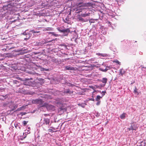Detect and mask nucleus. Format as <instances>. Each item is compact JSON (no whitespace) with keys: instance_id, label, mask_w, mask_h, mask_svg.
Returning <instances> with one entry per match:
<instances>
[{"instance_id":"1","label":"nucleus","mask_w":146,"mask_h":146,"mask_svg":"<svg viewBox=\"0 0 146 146\" xmlns=\"http://www.w3.org/2000/svg\"><path fill=\"white\" fill-rule=\"evenodd\" d=\"M64 101L61 99H58L56 101L55 103L58 105H61V106L58 109V111L59 114L61 115L65 112L66 110L65 104H63Z\"/></svg>"},{"instance_id":"2","label":"nucleus","mask_w":146,"mask_h":146,"mask_svg":"<svg viewBox=\"0 0 146 146\" xmlns=\"http://www.w3.org/2000/svg\"><path fill=\"white\" fill-rule=\"evenodd\" d=\"M93 6V4L92 3H80L77 8L76 11H79L77 12L78 13L82 12V10L84 9V8H83V7H86L88 9H90L92 8Z\"/></svg>"},{"instance_id":"3","label":"nucleus","mask_w":146,"mask_h":146,"mask_svg":"<svg viewBox=\"0 0 146 146\" xmlns=\"http://www.w3.org/2000/svg\"><path fill=\"white\" fill-rule=\"evenodd\" d=\"M14 8L15 7L13 6V4L12 3H7L3 5L2 7L3 10L4 11L7 10L12 11H13Z\"/></svg>"},{"instance_id":"4","label":"nucleus","mask_w":146,"mask_h":146,"mask_svg":"<svg viewBox=\"0 0 146 146\" xmlns=\"http://www.w3.org/2000/svg\"><path fill=\"white\" fill-rule=\"evenodd\" d=\"M47 110L50 111H53L55 110V107L53 105L49 104H45Z\"/></svg>"},{"instance_id":"5","label":"nucleus","mask_w":146,"mask_h":146,"mask_svg":"<svg viewBox=\"0 0 146 146\" xmlns=\"http://www.w3.org/2000/svg\"><path fill=\"white\" fill-rule=\"evenodd\" d=\"M32 103L34 104H38L41 105L43 103L42 100L40 99H36L32 100Z\"/></svg>"},{"instance_id":"6","label":"nucleus","mask_w":146,"mask_h":146,"mask_svg":"<svg viewBox=\"0 0 146 146\" xmlns=\"http://www.w3.org/2000/svg\"><path fill=\"white\" fill-rule=\"evenodd\" d=\"M111 68L110 66H106L103 65L100 68V70L102 71L106 72L108 70Z\"/></svg>"},{"instance_id":"7","label":"nucleus","mask_w":146,"mask_h":146,"mask_svg":"<svg viewBox=\"0 0 146 146\" xmlns=\"http://www.w3.org/2000/svg\"><path fill=\"white\" fill-rule=\"evenodd\" d=\"M43 121V124L50 126V119L48 118H44Z\"/></svg>"},{"instance_id":"8","label":"nucleus","mask_w":146,"mask_h":146,"mask_svg":"<svg viewBox=\"0 0 146 146\" xmlns=\"http://www.w3.org/2000/svg\"><path fill=\"white\" fill-rule=\"evenodd\" d=\"M70 32V28L65 29L64 28L61 33H63L64 36H67Z\"/></svg>"},{"instance_id":"9","label":"nucleus","mask_w":146,"mask_h":146,"mask_svg":"<svg viewBox=\"0 0 146 146\" xmlns=\"http://www.w3.org/2000/svg\"><path fill=\"white\" fill-rule=\"evenodd\" d=\"M28 129H26L25 130V132L23 133V135H22L23 137L24 138H25L26 137L27 135L30 133V128H28Z\"/></svg>"},{"instance_id":"10","label":"nucleus","mask_w":146,"mask_h":146,"mask_svg":"<svg viewBox=\"0 0 146 146\" xmlns=\"http://www.w3.org/2000/svg\"><path fill=\"white\" fill-rule=\"evenodd\" d=\"M73 92V91L70 90L69 89H66L64 91L63 93L64 94H72Z\"/></svg>"},{"instance_id":"11","label":"nucleus","mask_w":146,"mask_h":146,"mask_svg":"<svg viewBox=\"0 0 146 146\" xmlns=\"http://www.w3.org/2000/svg\"><path fill=\"white\" fill-rule=\"evenodd\" d=\"M137 128V127L135 125V124L134 125V124L133 125H132L131 127L128 128V129L129 131H133L134 130H136Z\"/></svg>"},{"instance_id":"12","label":"nucleus","mask_w":146,"mask_h":146,"mask_svg":"<svg viewBox=\"0 0 146 146\" xmlns=\"http://www.w3.org/2000/svg\"><path fill=\"white\" fill-rule=\"evenodd\" d=\"M17 105L13 104V106L12 107L11 105H10L9 106V108H11V110L12 111L14 110L17 107Z\"/></svg>"},{"instance_id":"13","label":"nucleus","mask_w":146,"mask_h":146,"mask_svg":"<svg viewBox=\"0 0 146 146\" xmlns=\"http://www.w3.org/2000/svg\"><path fill=\"white\" fill-rule=\"evenodd\" d=\"M96 54L98 55L99 56L102 57H107L108 56V54L106 53L102 54L100 53H98Z\"/></svg>"},{"instance_id":"14","label":"nucleus","mask_w":146,"mask_h":146,"mask_svg":"<svg viewBox=\"0 0 146 146\" xmlns=\"http://www.w3.org/2000/svg\"><path fill=\"white\" fill-rule=\"evenodd\" d=\"M64 28V27L63 26H62L57 27L56 29L59 32L61 33Z\"/></svg>"},{"instance_id":"15","label":"nucleus","mask_w":146,"mask_h":146,"mask_svg":"<svg viewBox=\"0 0 146 146\" xmlns=\"http://www.w3.org/2000/svg\"><path fill=\"white\" fill-rule=\"evenodd\" d=\"M108 81V79L107 78H102V80H101V81L104 84V86H105L106 84V83Z\"/></svg>"},{"instance_id":"16","label":"nucleus","mask_w":146,"mask_h":146,"mask_svg":"<svg viewBox=\"0 0 146 146\" xmlns=\"http://www.w3.org/2000/svg\"><path fill=\"white\" fill-rule=\"evenodd\" d=\"M65 69L67 70H74V68L73 67H70V66H68L65 67Z\"/></svg>"},{"instance_id":"17","label":"nucleus","mask_w":146,"mask_h":146,"mask_svg":"<svg viewBox=\"0 0 146 146\" xmlns=\"http://www.w3.org/2000/svg\"><path fill=\"white\" fill-rule=\"evenodd\" d=\"M125 71L123 69H120L119 70V74L122 76H123V75L125 74Z\"/></svg>"},{"instance_id":"18","label":"nucleus","mask_w":146,"mask_h":146,"mask_svg":"<svg viewBox=\"0 0 146 146\" xmlns=\"http://www.w3.org/2000/svg\"><path fill=\"white\" fill-rule=\"evenodd\" d=\"M15 128L17 129H19L20 128V124L19 123H15Z\"/></svg>"},{"instance_id":"19","label":"nucleus","mask_w":146,"mask_h":146,"mask_svg":"<svg viewBox=\"0 0 146 146\" xmlns=\"http://www.w3.org/2000/svg\"><path fill=\"white\" fill-rule=\"evenodd\" d=\"M27 30H26L25 32H24L23 33V35H29L30 36L31 35V34L30 33H28L27 32Z\"/></svg>"},{"instance_id":"20","label":"nucleus","mask_w":146,"mask_h":146,"mask_svg":"<svg viewBox=\"0 0 146 146\" xmlns=\"http://www.w3.org/2000/svg\"><path fill=\"white\" fill-rule=\"evenodd\" d=\"M126 115V113H123L120 115V117L121 119H125V117Z\"/></svg>"},{"instance_id":"21","label":"nucleus","mask_w":146,"mask_h":146,"mask_svg":"<svg viewBox=\"0 0 146 146\" xmlns=\"http://www.w3.org/2000/svg\"><path fill=\"white\" fill-rule=\"evenodd\" d=\"M86 105V104L85 103H79L78 104V105L80 106H81L82 108H84L85 106Z\"/></svg>"},{"instance_id":"22","label":"nucleus","mask_w":146,"mask_h":146,"mask_svg":"<svg viewBox=\"0 0 146 146\" xmlns=\"http://www.w3.org/2000/svg\"><path fill=\"white\" fill-rule=\"evenodd\" d=\"M30 33L31 32L32 33H33L34 34V35L35 33H40V31H35L34 30H31L30 31Z\"/></svg>"},{"instance_id":"23","label":"nucleus","mask_w":146,"mask_h":146,"mask_svg":"<svg viewBox=\"0 0 146 146\" xmlns=\"http://www.w3.org/2000/svg\"><path fill=\"white\" fill-rule=\"evenodd\" d=\"M31 83V81H29V82L25 81L24 82V84L25 85L29 86Z\"/></svg>"},{"instance_id":"24","label":"nucleus","mask_w":146,"mask_h":146,"mask_svg":"<svg viewBox=\"0 0 146 146\" xmlns=\"http://www.w3.org/2000/svg\"><path fill=\"white\" fill-rule=\"evenodd\" d=\"M103 97L102 96L101 97L99 95H98L97 96L95 100L96 101H100V99L102 98Z\"/></svg>"},{"instance_id":"25","label":"nucleus","mask_w":146,"mask_h":146,"mask_svg":"<svg viewBox=\"0 0 146 146\" xmlns=\"http://www.w3.org/2000/svg\"><path fill=\"white\" fill-rule=\"evenodd\" d=\"M90 14V13H83V14H81V15L82 17H86L87 16H89Z\"/></svg>"},{"instance_id":"26","label":"nucleus","mask_w":146,"mask_h":146,"mask_svg":"<svg viewBox=\"0 0 146 146\" xmlns=\"http://www.w3.org/2000/svg\"><path fill=\"white\" fill-rule=\"evenodd\" d=\"M142 70L143 71H144V75L146 74V68L143 67L142 68Z\"/></svg>"},{"instance_id":"27","label":"nucleus","mask_w":146,"mask_h":146,"mask_svg":"<svg viewBox=\"0 0 146 146\" xmlns=\"http://www.w3.org/2000/svg\"><path fill=\"white\" fill-rule=\"evenodd\" d=\"M24 126H25L28 123V121H24L22 122Z\"/></svg>"},{"instance_id":"28","label":"nucleus","mask_w":146,"mask_h":146,"mask_svg":"<svg viewBox=\"0 0 146 146\" xmlns=\"http://www.w3.org/2000/svg\"><path fill=\"white\" fill-rule=\"evenodd\" d=\"M134 92L135 93H137V94H138V92H137V89L136 87H135V89L134 90Z\"/></svg>"},{"instance_id":"29","label":"nucleus","mask_w":146,"mask_h":146,"mask_svg":"<svg viewBox=\"0 0 146 146\" xmlns=\"http://www.w3.org/2000/svg\"><path fill=\"white\" fill-rule=\"evenodd\" d=\"M52 128V132H56L57 131H55L56 129H57V128H55L54 127H51Z\"/></svg>"},{"instance_id":"30","label":"nucleus","mask_w":146,"mask_h":146,"mask_svg":"<svg viewBox=\"0 0 146 146\" xmlns=\"http://www.w3.org/2000/svg\"><path fill=\"white\" fill-rule=\"evenodd\" d=\"M31 37V36H30V35H29L28 36V37H26V38H25L24 40H28L29 38H30Z\"/></svg>"},{"instance_id":"31","label":"nucleus","mask_w":146,"mask_h":146,"mask_svg":"<svg viewBox=\"0 0 146 146\" xmlns=\"http://www.w3.org/2000/svg\"><path fill=\"white\" fill-rule=\"evenodd\" d=\"M114 62L116 63H117V64H119V65H120V62L118 60H115L114 61Z\"/></svg>"},{"instance_id":"32","label":"nucleus","mask_w":146,"mask_h":146,"mask_svg":"<svg viewBox=\"0 0 146 146\" xmlns=\"http://www.w3.org/2000/svg\"><path fill=\"white\" fill-rule=\"evenodd\" d=\"M46 30L47 31H52L53 30V28H48L47 29H46Z\"/></svg>"},{"instance_id":"33","label":"nucleus","mask_w":146,"mask_h":146,"mask_svg":"<svg viewBox=\"0 0 146 146\" xmlns=\"http://www.w3.org/2000/svg\"><path fill=\"white\" fill-rule=\"evenodd\" d=\"M97 102L96 103V105L97 106H98L100 104V101H97Z\"/></svg>"},{"instance_id":"34","label":"nucleus","mask_w":146,"mask_h":146,"mask_svg":"<svg viewBox=\"0 0 146 146\" xmlns=\"http://www.w3.org/2000/svg\"><path fill=\"white\" fill-rule=\"evenodd\" d=\"M23 107H21L19 108H18L17 109V110H18V111H19V110H22L23 109Z\"/></svg>"},{"instance_id":"35","label":"nucleus","mask_w":146,"mask_h":146,"mask_svg":"<svg viewBox=\"0 0 146 146\" xmlns=\"http://www.w3.org/2000/svg\"><path fill=\"white\" fill-rule=\"evenodd\" d=\"M26 113L25 112H21L20 113V114L21 115H25L26 114Z\"/></svg>"},{"instance_id":"36","label":"nucleus","mask_w":146,"mask_h":146,"mask_svg":"<svg viewBox=\"0 0 146 146\" xmlns=\"http://www.w3.org/2000/svg\"><path fill=\"white\" fill-rule=\"evenodd\" d=\"M102 93H103V94L102 95V97H103L105 94L106 93V92L105 91H103L102 92Z\"/></svg>"},{"instance_id":"37","label":"nucleus","mask_w":146,"mask_h":146,"mask_svg":"<svg viewBox=\"0 0 146 146\" xmlns=\"http://www.w3.org/2000/svg\"><path fill=\"white\" fill-rule=\"evenodd\" d=\"M2 96L3 98V99H6L7 97V95H5V96Z\"/></svg>"},{"instance_id":"38","label":"nucleus","mask_w":146,"mask_h":146,"mask_svg":"<svg viewBox=\"0 0 146 146\" xmlns=\"http://www.w3.org/2000/svg\"><path fill=\"white\" fill-rule=\"evenodd\" d=\"M50 33L51 34L53 35L54 36H56V35L55 34L54 32H50Z\"/></svg>"},{"instance_id":"39","label":"nucleus","mask_w":146,"mask_h":146,"mask_svg":"<svg viewBox=\"0 0 146 146\" xmlns=\"http://www.w3.org/2000/svg\"><path fill=\"white\" fill-rule=\"evenodd\" d=\"M38 67H39L40 68V70L41 71H44V68L40 66H39Z\"/></svg>"},{"instance_id":"40","label":"nucleus","mask_w":146,"mask_h":146,"mask_svg":"<svg viewBox=\"0 0 146 146\" xmlns=\"http://www.w3.org/2000/svg\"><path fill=\"white\" fill-rule=\"evenodd\" d=\"M48 131H49V132H52V129H48Z\"/></svg>"},{"instance_id":"41","label":"nucleus","mask_w":146,"mask_h":146,"mask_svg":"<svg viewBox=\"0 0 146 146\" xmlns=\"http://www.w3.org/2000/svg\"><path fill=\"white\" fill-rule=\"evenodd\" d=\"M49 70L48 69H46L44 68V71H49Z\"/></svg>"},{"instance_id":"42","label":"nucleus","mask_w":146,"mask_h":146,"mask_svg":"<svg viewBox=\"0 0 146 146\" xmlns=\"http://www.w3.org/2000/svg\"><path fill=\"white\" fill-rule=\"evenodd\" d=\"M90 100L94 101L95 100L93 98L90 99Z\"/></svg>"},{"instance_id":"43","label":"nucleus","mask_w":146,"mask_h":146,"mask_svg":"<svg viewBox=\"0 0 146 146\" xmlns=\"http://www.w3.org/2000/svg\"><path fill=\"white\" fill-rule=\"evenodd\" d=\"M52 60H52V61H53V62H55V61H56V60H57V59H52Z\"/></svg>"},{"instance_id":"44","label":"nucleus","mask_w":146,"mask_h":146,"mask_svg":"<svg viewBox=\"0 0 146 146\" xmlns=\"http://www.w3.org/2000/svg\"><path fill=\"white\" fill-rule=\"evenodd\" d=\"M49 115L48 114H44V116L45 117H46L48 115Z\"/></svg>"},{"instance_id":"45","label":"nucleus","mask_w":146,"mask_h":146,"mask_svg":"<svg viewBox=\"0 0 146 146\" xmlns=\"http://www.w3.org/2000/svg\"><path fill=\"white\" fill-rule=\"evenodd\" d=\"M26 36L27 37H28V35H26Z\"/></svg>"}]
</instances>
